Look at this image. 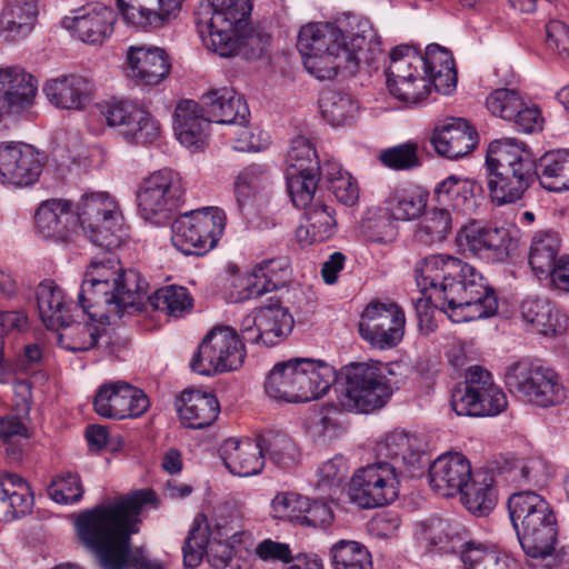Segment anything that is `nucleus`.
<instances>
[{"label":"nucleus","instance_id":"obj_1","mask_svg":"<svg viewBox=\"0 0 569 569\" xmlns=\"http://www.w3.org/2000/svg\"><path fill=\"white\" fill-rule=\"evenodd\" d=\"M157 497L142 489L113 503L99 505L81 513L76 522L81 541L96 555L102 569H162L161 565L130 553L131 535L139 531V515L146 505L156 507Z\"/></svg>","mask_w":569,"mask_h":569},{"label":"nucleus","instance_id":"obj_2","mask_svg":"<svg viewBox=\"0 0 569 569\" xmlns=\"http://www.w3.org/2000/svg\"><path fill=\"white\" fill-rule=\"evenodd\" d=\"M37 232L54 241H68L78 228L92 243L108 250L121 244L122 214L118 203L104 192L86 194L76 211L67 200L43 201L36 211Z\"/></svg>","mask_w":569,"mask_h":569},{"label":"nucleus","instance_id":"obj_3","mask_svg":"<svg viewBox=\"0 0 569 569\" xmlns=\"http://www.w3.org/2000/svg\"><path fill=\"white\" fill-rule=\"evenodd\" d=\"M469 270V263L443 253L428 256L415 266L417 286L422 291L433 290L435 306L456 323L489 318L498 310L497 296L487 282H452Z\"/></svg>","mask_w":569,"mask_h":569},{"label":"nucleus","instance_id":"obj_4","mask_svg":"<svg viewBox=\"0 0 569 569\" xmlns=\"http://www.w3.org/2000/svg\"><path fill=\"white\" fill-rule=\"evenodd\" d=\"M146 282L133 269H123L111 252L97 256L87 268L78 301L83 312L101 323L143 309Z\"/></svg>","mask_w":569,"mask_h":569},{"label":"nucleus","instance_id":"obj_5","mask_svg":"<svg viewBox=\"0 0 569 569\" xmlns=\"http://www.w3.org/2000/svg\"><path fill=\"white\" fill-rule=\"evenodd\" d=\"M508 511L530 565L543 562L548 569L555 567L561 555L555 552L559 529L549 502L535 491H519L509 497Z\"/></svg>","mask_w":569,"mask_h":569},{"label":"nucleus","instance_id":"obj_6","mask_svg":"<svg viewBox=\"0 0 569 569\" xmlns=\"http://www.w3.org/2000/svg\"><path fill=\"white\" fill-rule=\"evenodd\" d=\"M486 166L489 197L498 207L522 200L538 178L537 159L523 142L516 139L492 141Z\"/></svg>","mask_w":569,"mask_h":569},{"label":"nucleus","instance_id":"obj_7","mask_svg":"<svg viewBox=\"0 0 569 569\" xmlns=\"http://www.w3.org/2000/svg\"><path fill=\"white\" fill-rule=\"evenodd\" d=\"M345 383L338 397L350 412L369 413L390 400L393 388L381 362H352L343 368Z\"/></svg>","mask_w":569,"mask_h":569},{"label":"nucleus","instance_id":"obj_8","mask_svg":"<svg viewBox=\"0 0 569 569\" xmlns=\"http://www.w3.org/2000/svg\"><path fill=\"white\" fill-rule=\"evenodd\" d=\"M505 382L511 392L539 408L559 406L567 397L560 376L539 362L520 360L510 365L505 372Z\"/></svg>","mask_w":569,"mask_h":569},{"label":"nucleus","instance_id":"obj_9","mask_svg":"<svg viewBox=\"0 0 569 569\" xmlns=\"http://www.w3.org/2000/svg\"><path fill=\"white\" fill-rule=\"evenodd\" d=\"M136 197L141 218L156 226L164 224L183 202L181 176L171 169L158 170L141 181Z\"/></svg>","mask_w":569,"mask_h":569},{"label":"nucleus","instance_id":"obj_10","mask_svg":"<svg viewBox=\"0 0 569 569\" xmlns=\"http://www.w3.org/2000/svg\"><path fill=\"white\" fill-rule=\"evenodd\" d=\"M227 216L219 208L186 212L171 226V241L183 254L202 256L213 249L226 228Z\"/></svg>","mask_w":569,"mask_h":569},{"label":"nucleus","instance_id":"obj_11","mask_svg":"<svg viewBox=\"0 0 569 569\" xmlns=\"http://www.w3.org/2000/svg\"><path fill=\"white\" fill-rule=\"evenodd\" d=\"M507 397L492 379V375L472 366L466 372V380L451 395V407L458 416L493 417L507 408Z\"/></svg>","mask_w":569,"mask_h":569},{"label":"nucleus","instance_id":"obj_12","mask_svg":"<svg viewBox=\"0 0 569 569\" xmlns=\"http://www.w3.org/2000/svg\"><path fill=\"white\" fill-rule=\"evenodd\" d=\"M423 60L412 47L401 44L390 52L386 69L387 88L392 97L408 106H417L431 93L430 79L423 74Z\"/></svg>","mask_w":569,"mask_h":569},{"label":"nucleus","instance_id":"obj_13","mask_svg":"<svg viewBox=\"0 0 569 569\" xmlns=\"http://www.w3.org/2000/svg\"><path fill=\"white\" fill-rule=\"evenodd\" d=\"M249 17L250 13H247L236 21L230 19L231 26L223 33L210 28V22H202L199 18L198 32L206 46L220 57L242 54L247 59H254L267 49L270 36L260 28L248 26Z\"/></svg>","mask_w":569,"mask_h":569},{"label":"nucleus","instance_id":"obj_14","mask_svg":"<svg viewBox=\"0 0 569 569\" xmlns=\"http://www.w3.org/2000/svg\"><path fill=\"white\" fill-rule=\"evenodd\" d=\"M246 351L237 331L227 326L212 329L193 355L190 367L193 372L210 376L238 369Z\"/></svg>","mask_w":569,"mask_h":569},{"label":"nucleus","instance_id":"obj_15","mask_svg":"<svg viewBox=\"0 0 569 569\" xmlns=\"http://www.w3.org/2000/svg\"><path fill=\"white\" fill-rule=\"evenodd\" d=\"M399 495L397 467L377 460L360 468L349 485L350 499L362 508L382 507L393 502Z\"/></svg>","mask_w":569,"mask_h":569},{"label":"nucleus","instance_id":"obj_16","mask_svg":"<svg viewBox=\"0 0 569 569\" xmlns=\"http://www.w3.org/2000/svg\"><path fill=\"white\" fill-rule=\"evenodd\" d=\"M405 325V312L398 305L372 301L363 309L358 329L363 340L377 349L386 350L402 340Z\"/></svg>","mask_w":569,"mask_h":569},{"label":"nucleus","instance_id":"obj_17","mask_svg":"<svg viewBox=\"0 0 569 569\" xmlns=\"http://www.w3.org/2000/svg\"><path fill=\"white\" fill-rule=\"evenodd\" d=\"M488 111L513 124L523 133H532L542 129L543 118L539 108L516 88H497L486 98Z\"/></svg>","mask_w":569,"mask_h":569},{"label":"nucleus","instance_id":"obj_18","mask_svg":"<svg viewBox=\"0 0 569 569\" xmlns=\"http://www.w3.org/2000/svg\"><path fill=\"white\" fill-rule=\"evenodd\" d=\"M292 328L293 318L288 310L270 305L244 316L240 323V333L244 342L273 347L288 337Z\"/></svg>","mask_w":569,"mask_h":569},{"label":"nucleus","instance_id":"obj_19","mask_svg":"<svg viewBox=\"0 0 569 569\" xmlns=\"http://www.w3.org/2000/svg\"><path fill=\"white\" fill-rule=\"evenodd\" d=\"M101 114L109 127L118 128L128 141L151 143L160 136V126L152 116L132 101H119L106 104Z\"/></svg>","mask_w":569,"mask_h":569},{"label":"nucleus","instance_id":"obj_20","mask_svg":"<svg viewBox=\"0 0 569 569\" xmlns=\"http://www.w3.org/2000/svg\"><path fill=\"white\" fill-rule=\"evenodd\" d=\"M94 411L108 419L137 418L149 408V399L141 390L126 381L100 386L93 400Z\"/></svg>","mask_w":569,"mask_h":569},{"label":"nucleus","instance_id":"obj_21","mask_svg":"<svg viewBox=\"0 0 569 569\" xmlns=\"http://www.w3.org/2000/svg\"><path fill=\"white\" fill-rule=\"evenodd\" d=\"M510 240L507 229L477 223L461 227L456 237L459 248L489 262L508 258Z\"/></svg>","mask_w":569,"mask_h":569},{"label":"nucleus","instance_id":"obj_22","mask_svg":"<svg viewBox=\"0 0 569 569\" xmlns=\"http://www.w3.org/2000/svg\"><path fill=\"white\" fill-rule=\"evenodd\" d=\"M116 22L114 11L101 3H92L71 11L62 24L81 41L100 44L111 36Z\"/></svg>","mask_w":569,"mask_h":569},{"label":"nucleus","instance_id":"obj_23","mask_svg":"<svg viewBox=\"0 0 569 569\" xmlns=\"http://www.w3.org/2000/svg\"><path fill=\"white\" fill-rule=\"evenodd\" d=\"M42 171V163L34 149L24 143L0 144V178L16 186L34 183Z\"/></svg>","mask_w":569,"mask_h":569},{"label":"nucleus","instance_id":"obj_24","mask_svg":"<svg viewBox=\"0 0 569 569\" xmlns=\"http://www.w3.org/2000/svg\"><path fill=\"white\" fill-rule=\"evenodd\" d=\"M472 473L470 461L459 452L443 453L429 466L430 486L443 497L459 495Z\"/></svg>","mask_w":569,"mask_h":569},{"label":"nucleus","instance_id":"obj_25","mask_svg":"<svg viewBox=\"0 0 569 569\" xmlns=\"http://www.w3.org/2000/svg\"><path fill=\"white\" fill-rule=\"evenodd\" d=\"M339 42L343 70L349 74H355L361 62H373L380 53L378 34L368 21L358 22Z\"/></svg>","mask_w":569,"mask_h":569},{"label":"nucleus","instance_id":"obj_26","mask_svg":"<svg viewBox=\"0 0 569 569\" xmlns=\"http://www.w3.org/2000/svg\"><path fill=\"white\" fill-rule=\"evenodd\" d=\"M36 93L37 81L30 73L18 67L0 70V117L31 107Z\"/></svg>","mask_w":569,"mask_h":569},{"label":"nucleus","instance_id":"obj_27","mask_svg":"<svg viewBox=\"0 0 569 569\" xmlns=\"http://www.w3.org/2000/svg\"><path fill=\"white\" fill-rule=\"evenodd\" d=\"M293 361L297 402L323 397L336 380L333 367L323 361L305 358H295Z\"/></svg>","mask_w":569,"mask_h":569},{"label":"nucleus","instance_id":"obj_28","mask_svg":"<svg viewBox=\"0 0 569 569\" xmlns=\"http://www.w3.org/2000/svg\"><path fill=\"white\" fill-rule=\"evenodd\" d=\"M478 141L477 131L462 118H451L433 131L431 143L438 154L459 159L469 154Z\"/></svg>","mask_w":569,"mask_h":569},{"label":"nucleus","instance_id":"obj_29","mask_svg":"<svg viewBox=\"0 0 569 569\" xmlns=\"http://www.w3.org/2000/svg\"><path fill=\"white\" fill-rule=\"evenodd\" d=\"M219 452L229 471L239 477L258 475L264 466L259 436L256 440L229 438L223 441Z\"/></svg>","mask_w":569,"mask_h":569},{"label":"nucleus","instance_id":"obj_30","mask_svg":"<svg viewBox=\"0 0 569 569\" xmlns=\"http://www.w3.org/2000/svg\"><path fill=\"white\" fill-rule=\"evenodd\" d=\"M127 58L131 78L144 86L160 83L171 68L169 56L158 47H130Z\"/></svg>","mask_w":569,"mask_h":569},{"label":"nucleus","instance_id":"obj_31","mask_svg":"<svg viewBox=\"0 0 569 569\" xmlns=\"http://www.w3.org/2000/svg\"><path fill=\"white\" fill-rule=\"evenodd\" d=\"M182 0H117L123 19L136 27H162L181 7Z\"/></svg>","mask_w":569,"mask_h":569},{"label":"nucleus","instance_id":"obj_32","mask_svg":"<svg viewBox=\"0 0 569 569\" xmlns=\"http://www.w3.org/2000/svg\"><path fill=\"white\" fill-rule=\"evenodd\" d=\"M211 121L223 124L248 123L250 114L244 99L231 88L212 89L202 96Z\"/></svg>","mask_w":569,"mask_h":569},{"label":"nucleus","instance_id":"obj_33","mask_svg":"<svg viewBox=\"0 0 569 569\" xmlns=\"http://www.w3.org/2000/svg\"><path fill=\"white\" fill-rule=\"evenodd\" d=\"M173 117V129L179 142L189 149L201 148L211 121L203 117L202 108L193 100H183L177 104Z\"/></svg>","mask_w":569,"mask_h":569},{"label":"nucleus","instance_id":"obj_34","mask_svg":"<svg viewBox=\"0 0 569 569\" xmlns=\"http://www.w3.org/2000/svg\"><path fill=\"white\" fill-rule=\"evenodd\" d=\"M497 483L496 475L488 466L476 470L460 492L462 503L476 516L489 515L498 501Z\"/></svg>","mask_w":569,"mask_h":569},{"label":"nucleus","instance_id":"obj_35","mask_svg":"<svg viewBox=\"0 0 569 569\" xmlns=\"http://www.w3.org/2000/svg\"><path fill=\"white\" fill-rule=\"evenodd\" d=\"M176 406L181 422L192 429L210 426L220 412L217 398L212 393L199 390L182 391Z\"/></svg>","mask_w":569,"mask_h":569},{"label":"nucleus","instance_id":"obj_36","mask_svg":"<svg viewBox=\"0 0 569 569\" xmlns=\"http://www.w3.org/2000/svg\"><path fill=\"white\" fill-rule=\"evenodd\" d=\"M289 277L290 268L286 257L262 261L243 279V298H257L263 293L278 290L286 286Z\"/></svg>","mask_w":569,"mask_h":569},{"label":"nucleus","instance_id":"obj_37","mask_svg":"<svg viewBox=\"0 0 569 569\" xmlns=\"http://www.w3.org/2000/svg\"><path fill=\"white\" fill-rule=\"evenodd\" d=\"M42 90L53 106L67 110L84 108L91 93L89 81L74 74L50 79L44 83Z\"/></svg>","mask_w":569,"mask_h":569},{"label":"nucleus","instance_id":"obj_38","mask_svg":"<svg viewBox=\"0 0 569 569\" xmlns=\"http://www.w3.org/2000/svg\"><path fill=\"white\" fill-rule=\"evenodd\" d=\"M37 19L34 0H7L0 13V37L17 41L29 36Z\"/></svg>","mask_w":569,"mask_h":569},{"label":"nucleus","instance_id":"obj_39","mask_svg":"<svg viewBox=\"0 0 569 569\" xmlns=\"http://www.w3.org/2000/svg\"><path fill=\"white\" fill-rule=\"evenodd\" d=\"M306 223L301 224L297 231V240L303 244L323 242L329 240L337 231V221L335 210L317 202L305 209Z\"/></svg>","mask_w":569,"mask_h":569},{"label":"nucleus","instance_id":"obj_40","mask_svg":"<svg viewBox=\"0 0 569 569\" xmlns=\"http://www.w3.org/2000/svg\"><path fill=\"white\" fill-rule=\"evenodd\" d=\"M36 300L39 317L48 329H59L72 318L64 303L62 290L51 280H43L38 284Z\"/></svg>","mask_w":569,"mask_h":569},{"label":"nucleus","instance_id":"obj_41","mask_svg":"<svg viewBox=\"0 0 569 569\" xmlns=\"http://www.w3.org/2000/svg\"><path fill=\"white\" fill-rule=\"evenodd\" d=\"M62 331L59 333V343L62 348L72 352H82L94 346H102L111 349V336L108 329L100 330L92 323L72 322L60 326Z\"/></svg>","mask_w":569,"mask_h":569},{"label":"nucleus","instance_id":"obj_42","mask_svg":"<svg viewBox=\"0 0 569 569\" xmlns=\"http://www.w3.org/2000/svg\"><path fill=\"white\" fill-rule=\"evenodd\" d=\"M270 186V174L262 166L251 164L240 171L234 181V194L240 211L267 197Z\"/></svg>","mask_w":569,"mask_h":569},{"label":"nucleus","instance_id":"obj_43","mask_svg":"<svg viewBox=\"0 0 569 569\" xmlns=\"http://www.w3.org/2000/svg\"><path fill=\"white\" fill-rule=\"evenodd\" d=\"M520 309L523 321L540 335L551 336L563 329L559 310L547 298H527Z\"/></svg>","mask_w":569,"mask_h":569},{"label":"nucleus","instance_id":"obj_44","mask_svg":"<svg viewBox=\"0 0 569 569\" xmlns=\"http://www.w3.org/2000/svg\"><path fill=\"white\" fill-rule=\"evenodd\" d=\"M477 187L475 180L450 176L439 183L436 197L442 207H452L458 212L470 213L477 207L475 194Z\"/></svg>","mask_w":569,"mask_h":569},{"label":"nucleus","instance_id":"obj_45","mask_svg":"<svg viewBox=\"0 0 569 569\" xmlns=\"http://www.w3.org/2000/svg\"><path fill=\"white\" fill-rule=\"evenodd\" d=\"M540 186L553 192L569 190V152L563 150L545 153L537 160Z\"/></svg>","mask_w":569,"mask_h":569},{"label":"nucleus","instance_id":"obj_46","mask_svg":"<svg viewBox=\"0 0 569 569\" xmlns=\"http://www.w3.org/2000/svg\"><path fill=\"white\" fill-rule=\"evenodd\" d=\"M207 2L197 12L196 23L198 24L201 18L202 22H210V28L218 29L222 33L226 28H230V19L236 21L237 18L251 13L252 10L251 0H207Z\"/></svg>","mask_w":569,"mask_h":569},{"label":"nucleus","instance_id":"obj_47","mask_svg":"<svg viewBox=\"0 0 569 569\" xmlns=\"http://www.w3.org/2000/svg\"><path fill=\"white\" fill-rule=\"evenodd\" d=\"M560 250V239L556 232L546 231L535 236L529 251V266L539 278H550Z\"/></svg>","mask_w":569,"mask_h":569},{"label":"nucleus","instance_id":"obj_48","mask_svg":"<svg viewBox=\"0 0 569 569\" xmlns=\"http://www.w3.org/2000/svg\"><path fill=\"white\" fill-rule=\"evenodd\" d=\"M343 32L330 22L308 23L299 32L297 48L302 57L330 50L331 46L340 43Z\"/></svg>","mask_w":569,"mask_h":569},{"label":"nucleus","instance_id":"obj_49","mask_svg":"<svg viewBox=\"0 0 569 569\" xmlns=\"http://www.w3.org/2000/svg\"><path fill=\"white\" fill-rule=\"evenodd\" d=\"M465 569H517L512 558L478 540H468L461 550Z\"/></svg>","mask_w":569,"mask_h":569},{"label":"nucleus","instance_id":"obj_50","mask_svg":"<svg viewBox=\"0 0 569 569\" xmlns=\"http://www.w3.org/2000/svg\"><path fill=\"white\" fill-rule=\"evenodd\" d=\"M0 501H8L7 513L11 519L24 517L33 508V495L29 485L14 473H7L0 479Z\"/></svg>","mask_w":569,"mask_h":569},{"label":"nucleus","instance_id":"obj_51","mask_svg":"<svg viewBox=\"0 0 569 569\" xmlns=\"http://www.w3.org/2000/svg\"><path fill=\"white\" fill-rule=\"evenodd\" d=\"M423 539L432 550L451 553L466 548L468 541L460 529L446 519H431L425 525Z\"/></svg>","mask_w":569,"mask_h":569},{"label":"nucleus","instance_id":"obj_52","mask_svg":"<svg viewBox=\"0 0 569 569\" xmlns=\"http://www.w3.org/2000/svg\"><path fill=\"white\" fill-rule=\"evenodd\" d=\"M263 459H268L281 469H289L299 461V449L287 435L278 431H268L260 435Z\"/></svg>","mask_w":569,"mask_h":569},{"label":"nucleus","instance_id":"obj_53","mask_svg":"<svg viewBox=\"0 0 569 569\" xmlns=\"http://www.w3.org/2000/svg\"><path fill=\"white\" fill-rule=\"evenodd\" d=\"M453 223L455 219L448 208L429 209L415 231V240L425 246L441 242L451 233Z\"/></svg>","mask_w":569,"mask_h":569},{"label":"nucleus","instance_id":"obj_54","mask_svg":"<svg viewBox=\"0 0 569 569\" xmlns=\"http://www.w3.org/2000/svg\"><path fill=\"white\" fill-rule=\"evenodd\" d=\"M295 361L278 362L269 371L264 381L267 396L279 402L296 403Z\"/></svg>","mask_w":569,"mask_h":569},{"label":"nucleus","instance_id":"obj_55","mask_svg":"<svg viewBox=\"0 0 569 569\" xmlns=\"http://www.w3.org/2000/svg\"><path fill=\"white\" fill-rule=\"evenodd\" d=\"M333 569H372L368 548L353 540H340L330 549Z\"/></svg>","mask_w":569,"mask_h":569},{"label":"nucleus","instance_id":"obj_56","mask_svg":"<svg viewBox=\"0 0 569 569\" xmlns=\"http://www.w3.org/2000/svg\"><path fill=\"white\" fill-rule=\"evenodd\" d=\"M388 209L396 220H413L427 206V196L416 189H396L387 200Z\"/></svg>","mask_w":569,"mask_h":569},{"label":"nucleus","instance_id":"obj_57","mask_svg":"<svg viewBox=\"0 0 569 569\" xmlns=\"http://www.w3.org/2000/svg\"><path fill=\"white\" fill-rule=\"evenodd\" d=\"M320 109L330 124L342 126L355 118L358 104L348 93L329 91L321 97Z\"/></svg>","mask_w":569,"mask_h":569},{"label":"nucleus","instance_id":"obj_58","mask_svg":"<svg viewBox=\"0 0 569 569\" xmlns=\"http://www.w3.org/2000/svg\"><path fill=\"white\" fill-rule=\"evenodd\" d=\"M153 309L176 318L192 307V299L183 287L168 286L158 289L150 298Z\"/></svg>","mask_w":569,"mask_h":569},{"label":"nucleus","instance_id":"obj_59","mask_svg":"<svg viewBox=\"0 0 569 569\" xmlns=\"http://www.w3.org/2000/svg\"><path fill=\"white\" fill-rule=\"evenodd\" d=\"M305 69L319 80L335 78L338 70H343V57L340 53V43L331 46L330 50L316 52L303 57Z\"/></svg>","mask_w":569,"mask_h":569},{"label":"nucleus","instance_id":"obj_60","mask_svg":"<svg viewBox=\"0 0 569 569\" xmlns=\"http://www.w3.org/2000/svg\"><path fill=\"white\" fill-rule=\"evenodd\" d=\"M287 186L292 203L299 209L315 204V193L318 186V172L287 171Z\"/></svg>","mask_w":569,"mask_h":569},{"label":"nucleus","instance_id":"obj_61","mask_svg":"<svg viewBox=\"0 0 569 569\" xmlns=\"http://www.w3.org/2000/svg\"><path fill=\"white\" fill-rule=\"evenodd\" d=\"M287 171L318 172L320 164L313 144L309 139L298 136L291 140L287 153Z\"/></svg>","mask_w":569,"mask_h":569},{"label":"nucleus","instance_id":"obj_62","mask_svg":"<svg viewBox=\"0 0 569 569\" xmlns=\"http://www.w3.org/2000/svg\"><path fill=\"white\" fill-rule=\"evenodd\" d=\"M379 160L385 167L398 171L411 170L421 164L418 143L411 141L382 150Z\"/></svg>","mask_w":569,"mask_h":569},{"label":"nucleus","instance_id":"obj_63","mask_svg":"<svg viewBox=\"0 0 569 569\" xmlns=\"http://www.w3.org/2000/svg\"><path fill=\"white\" fill-rule=\"evenodd\" d=\"M308 498L292 492L278 493L272 499V510L278 519L302 525Z\"/></svg>","mask_w":569,"mask_h":569},{"label":"nucleus","instance_id":"obj_64","mask_svg":"<svg viewBox=\"0 0 569 569\" xmlns=\"http://www.w3.org/2000/svg\"><path fill=\"white\" fill-rule=\"evenodd\" d=\"M48 492L56 502L68 505L80 501L84 489L77 473L66 472L52 480Z\"/></svg>","mask_w":569,"mask_h":569}]
</instances>
